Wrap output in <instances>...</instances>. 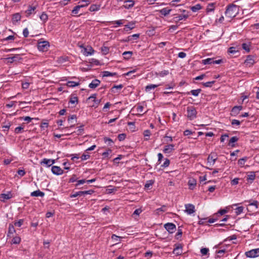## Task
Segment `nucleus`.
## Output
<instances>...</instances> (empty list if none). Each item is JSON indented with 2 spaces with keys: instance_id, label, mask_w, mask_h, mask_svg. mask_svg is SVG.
Instances as JSON below:
<instances>
[{
  "instance_id": "obj_1",
  "label": "nucleus",
  "mask_w": 259,
  "mask_h": 259,
  "mask_svg": "<svg viewBox=\"0 0 259 259\" xmlns=\"http://www.w3.org/2000/svg\"><path fill=\"white\" fill-rule=\"evenodd\" d=\"M238 12L237 6L234 4H230L227 7L225 14L226 17L232 19L236 16Z\"/></svg>"
},
{
  "instance_id": "obj_2",
  "label": "nucleus",
  "mask_w": 259,
  "mask_h": 259,
  "mask_svg": "<svg viewBox=\"0 0 259 259\" xmlns=\"http://www.w3.org/2000/svg\"><path fill=\"white\" fill-rule=\"evenodd\" d=\"M187 117L192 120L197 117V112L194 106H188L187 108Z\"/></svg>"
},
{
  "instance_id": "obj_3",
  "label": "nucleus",
  "mask_w": 259,
  "mask_h": 259,
  "mask_svg": "<svg viewBox=\"0 0 259 259\" xmlns=\"http://www.w3.org/2000/svg\"><path fill=\"white\" fill-rule=\"evenodd\" d=\"M50 47V44L48 41H39L37 44V49L39 51L46 52Z\"/></svg>"
},
{
  "instance_id": "obj_4",
  "label": "nucleus",
  "mask_w": 259,
  "mask_h": 259,
  "mask_svg": "<svg viewBox=\"0 0 259 259\" xmlns=\"http://www.w3.org/2000/svg\"><path fill=\"white\" fill-rule=\"evenodd\" d=\"M222 59L214 60V58H207L206 59L202 60L201 63L203 65L207 64H219L223 62Z\"/></svg>"
},
{
  "instance_id": "obj_5",
  "label": "nucleus",
  "mask_w": 259,
  "mask_h": 259,
  "mask_svg": "<svg viewBox=\"0 0 259 259\" xmlns=\"http://www.w3.org/2000/svg\"><path fill=\"white\" fill-rule=\"evenodd\" d=\"M245 255L247 257L254 258L259 256V248L251 249L249 251H246L245 253Z\"/></svg>"
},
{
  "instance_id": "obj_6",
  "label": "nucleus",
  "mask_w": 259,
  "mask_h": 259,
  "mask_svg": "<svg viewBox=\"0 0 259 259\" xmlns=\"http://www.w3.org/2000/svg\"><path fill=\"white\" fill-rule=\"evenodd\" d=\"M164 227L170 234L174 233L177 230L176 226L172 223H167L165 224Z\"/></svg>"
},
{
  "instance_id": "obj_7",
  "label": "nucleus",
  "mask_w": 259,
  "mask_h": 259,
  "mask_svg": "<svg viewBox=\"0 0 259 259\" xmlns=\"http://www.w3.org/2000/svg\"><path fill=\"white\" fill-rule=\"evenodd\" d=\"M243 109V106L241 105L234 106L231 111L230 115L232 116H236L240 111Z\"/></svg>"
},
{
  "instance_id": "obj_8",
  "label": "nucleus",
  "mask_w": 259,
  "mask_h": 259,
  "mask_svg": "<svg viewBox=\"0 0 259 259\" xmlns=\"http://www.w3.org/2000/svg\"><path fill=\"white\" fill-rule=\"evenodd\" d=\"M244 63L247 67H252L255 63L254 57L251 55L247 56Z\"/></svg>"
},
{
  "instance_id": "obj_9",
  "label": "nucleus",
  "mask_w": 259,
  "mask_h": 259,
  "mask_svg": "<svg viewBox=\"0 0 259 259\" xmlns=\"http://www.w3.org/2000/svg\"><path fill=\"white\" fill-rule=\"evenodd\" d=\"M189 14H188V13H187L186 14L177 15L174 18V19L176 23H178L181 20L185 21L189 17Z\"/></svg>"
},
{
  "instance_id": "obj_10",
  "label": "nucleus",
  "mask_w": 259,
  "mask_h": 259,
  "mask_svg": "<svg viewBox=\"0 0 259 259\" xmlns=\"http://www.w3.org/2000/svg\"><path fill=\"white\" fill-rule=\"evenodd\" d=\"M51 171L54 175H61L63 174V170L59 166H53L51 168Z\"/></svg>"
},
{
  "instance_id": "obj_11",
  "label": "nucleus",
  "mask_w": 259,
  "mask_h": 259,
  "mask_svg": "<svg viewBox=\"0 0 259 259\" xmlns=\"http://www.w3.org/2000/svg\"><path fill=\"white\" fill-rule=\"evenodd\" d=\"M218 159L217 155L215 153H211L208 156L207 161L211 165V163L212 162V165H213Z\"/></svg>"
},
{
  "instance_id": "obj_12",
  "label": "nucleus",
  "mask_w": 259,
  "mask_h": 259,
  "mask_svg": "<svg viewBox=\"0 0 259 259\" xmlns=\"http://www.w3.org/2000/svg\"><path fill=\"white\" fill-rule=\"evenodd\" d=\"M185 208L186 212L189 214L194 213L195 211V206L192 204H185Z\"/></svg>"
},
{
  "instance_id": "obj_13",
  "label": "nucleus",
  "mask_w": 259,
  "mask_h": 259,
  "mask_svg": "<svg viewBox=\"0 0 259 259\" xmlns=\"http://www.w3.org/2000/svg\"><path fill=\"white\" fill-rule=\"evenodd\" d=\"M174 144H168L164 146V148L163 150V153L165 154H169L172 152L174 150Z\"/></svg>"
},
{
  "instance_id": "obj_14",
  "label": "nucleus",
  "mask_w": 259,
  "mask_h": 259,
  "mask_svg": "<svg viewBox=\"0 0 259 259\" xmlns=\"http://www.w3.org/2000/svg\"><path fill=\"white\" fill-rule=\"evenodd\" d=\"M13 197V195L11 192H8L7 194H1L0 195V200L5 202V200H8Z\"/></svg>"
},
{
  "instance_id": "obj_15",
  "label": "nucleus",
  "mask_w": 259,
  "mask_h": 259,
  "mask_svg": "<svg viewBox=\"0 0 259 259\" xmlns=\"http://www.w3.org/2000/svg\"><path fill=\"white\" fill-rule=\"evenodd\" d=\"M135 5V1L133 0H127L124 2V5L123 7L126 9H129L134 7Z\"/></svg>"
},
{
  "instance_id": "obj_16",
  "label": "nucleus",
  "mask_w": 259,
  "mask_h": 259,
  "mask_svg": "<svg viewBox=\"0 0 259 259\" xmlns=\"http://www.w3.org/2000/svg\"><path fill=\"white\" fill-rule=\"evenodd\" d=\"M21 59L22 58L20 57V56L19 54H16L13 56V57L7 58L8 62L10 63H13L14 62L16 61H18Z\"/></svg>"
},
{
  "instance_id": "obj_17",
  "label": "nucleus",
  "mask_w": 259,
  "mask_h": 259,
  "mask_svg": "<svg viewBox=\"0 0 259 259\" xmlns=\"http://www.w3.org/2000/svg\"><path fill=\"white\" fill-rule=\"evenodd\" d=\"M36 6H32L29 5L28 6V9L25 11V13L26 14V16L28 17L31 14H34L35 13V10H36Z\"/></svg>"
},
{
  "instance_id": "obj_18",
  "label": "nucleus",
  "mask_w": 259,
  "mask_h": 259,
  "mask_svg": "<svg viewBox=\"0 0 259 259\" xmlns=\"http://www.w3.org/2000/svg\"><path fill=\"white\" fill-rule=\"evenodd\" d=\"M21 16L20 13H17L13 15L12 18V22L13 24H16V23L21 20Z\"/></svg>"
},
{
  "instance_id": "obj_19",
  "label": "nucleus",
  "mask_w": 259,
  "mask_h": 259,
  "mask_svg": "<svg viewBox=\"0 0 259 259\" xmlns=\"http://www.w3.org/2000/svg\"><path fill=\"white\" fill-rule=\"evenodd\" d=\"M11 125H12V123H11V121H10L9 120L5 121V122H3L2 125V127L3 128V131L8 132L9 130L10 127H11Z\"/></svg>"
},
{
  "instance_id": "obj_20",
  "label": "nucleus",
  "mask_w": 259,
  "mask_h": 259,
  "mask_svg": "<svg viewBox=\"0 0 259 259\" xmlns=\"http://www.w3.org/2000/svg\"><path fill=\"white\" fill-rule=\"evenodd\" d=\"M123 87V85L121 84L119 85H114L110 89V92L114 94L119 93V91L118 90H121Z\"/></svg>"
},
{
  "instance_id": "obj_21",
  "label": "nucleus",
  "mask_w": 259,
  "mask_h": 259,
  "mask_svg": "<svg viewBox=\"0 0 259 259\" xmlns=\"http://www.w3.org/2000/svg\"><path fill=\"white\" fill-rule=\"evenodd\" d=\"M100 81L97 79H95L89 84V87L91 89H95L99 85Z\"/></svg>"
},
{
  "instance_id": "obj_22",
  "label": "nucleus",
  "mask_w": 259,
  "mask_h": 259,
  "mask_svg": "<svg viewBox=\"0 0 259 259\" xmlns=\"http://www.w3.org/2000/svg\"><path fill=\"white\" fill-rule=\"evenodd\" d=\"M31 197H44L45 193L43 192L40 191L39 190L34 191L30 193Z\"/></svg>"
},
{
  "instance_id": "obj_23",
  "label": "nucleus",
  "mask_w": 259,
  "mask_h": 259,
  "mask_svg": "<svg viewBox=\"0 0 259 259\" xmlns=\"http://www.w3.org/2000/svg\"><path fill=\"white\" fill-rule=\"evenodd\" d=\"M173 253L177 255H180L182 253V246L179 244L173 250Z\"/></svg>"
},
{
  "instance_id": "obj_24",
  "label": "nucleus",
  "mask_w": 259,
  "mask_h": 259,
  "mask_svg": "<svg viewBox=\"0 0 259 259\" xmlns=\"http://www.w3.org/2000/svg\"><path fill=\"white\" fill-rule=\"evenodd\" d=\"M197 181L194 179H190L188 181L189 188L190 190H193L196 186Z\"/></svg>"
},
{
  "instance_id": "obj_25",
  "label": "nucleus",
  "mask_w": 259,
  "mask_h": 259,
  "mask_svg": "<svg viewBox=\"0 0 259 259\" xmlns=\"http://www.w3.org/2000/svg\"><path fill=\"white\" fill-rule=\"evenodd\" d=\"M135 27V23L134 22H130L127 25H124V30L127 31L133 29Z\"/></svg>"
},
{
  "instance_id": "obj_26",
  "label": "nucleus",
  "mask_w": 259,
  "mask_h": 259,
  "mask_svg": "<svg viewBox=\"0 0 259 259\" xmlns=\"http://www.w3.org/2000/svg\"><path fill=\"white\" fill-rule=\"evenodd\" d=\"M100 5L93 4L91 5L89 8V11L90 12H96L99 11L100 9Z\"/></svg>"
},
{
  "instance_id": "obj_27",
  "label": "nucleus",
  "mask_w": 259,
  "mask_h": 259,
  "mask_svg": "<svg viewBox=\"0 0 259 259\" xmlns=\"http://www.w3.org/2000/svg\"><path fill=\"white\" fill-rule=\"evenodd\" d=\"M245 202H249L248 206H255L256 209H257L258 207V202L257 200H254L252 199H250L249 200H246Z\"/></svg>"
},
{
  "instance_id": "obj_28",
  "label": "nucleus",
  "mask_w": 259,
  "mask_h": 259,
  "mask_svg": "<svg viewBox=\"0 0 259 259\" xmlns=\"http://www.w3.org/2000/svg\"><path fill=\"white\" fill-rule=\"evenodd\" d=\"M94 53V50L93 49L92 47H90L89 49L88 48H84V52L83 54L88 56L89 55H91L93 54Z\"/></svg>"
},
{
  "instance_id": "obj_29",
  "label": "nucleus",
  "mask_w": 259,
  "mask_h": 259,
  "mask_svg": "<svg viewBox=\"0 0 259 259\" xmlns=\"http://www.w3.org/2000/svg\"><path fill=\"white\" fill-rule=\"evenodd\" d=\"M251 42L243 43L242 44V49L246 52L249 53L250 51Z\"/></svg>"
},
{
  "instance_id": "obj_30",
  "label": "nucleus",
  "mask_w": 259,
  "mask_h": 259,
  "mask_svg": "<svg viewBox=\"0 0 259 259\" xmlns=\"http://www.w3.org/2000/svg\"><path fill=\"white\" fill-rule=\"evenodd\" d=\"M239 138L237 137L234 136L230 139L228 145L232 147H234L235 146V145L234 144V143L237 142Z\"/></svg>"
},
{
  "instance_id": "obj_31",
  "label": "nucleus",
  "mask_w": 259,
  "mask_h": 259,
  "mask_svg": "<svg viewBox=\"0 0 259 259\" xmlns=\"http://www.w3.org/2000/svg\"><path fill=\"white\" fill-rule=\"evenodd\" d=\"M171 11V9L168 8H164L160 10V13L161 15H164V16L168 15Z\"/></svg>"
},
{
  "instance_id": "obj_32",
  "label": "nucleus",
  "mask_w": 259,
  "mask_h": 259,
  "mask_svg": "<svg viewBox=\"0 0 259 259\" xmlns=\"http://www.w3.org/2000/svg\"><path fill=\"white\" fill-rule=\"evenodd\" d=\"M133 54V53L132 51H125L122 53V55L123 56L124 59L126 60L130 59L131 58Z\"/></svg>"
},
{
  "instance_id": "obj_33",
  "label": "nucleus",
  "mask_w": 259,
  "mask_h": 259,
  "mask_svg": "<svg viewBox=\"0 0 259 259\" xmlns=\"http://www.w3.org/2000/svg\"><path fill=\"white\" fill-rule=\"evenodd\" d=\"M159 85V84H148L145 87V91L147 92H149L150 90L154 89L155 88L158 87Z\"/></svg>"
},
{
  "instance_id": "obj_34",
  "label": "nucleus",
  "mask_w": 259,
  "mask_h": 259,
  "mask_svg": "<svg viewBox=\"0 0 259 259\" xmlns=\"http://www.w3.org/2000/svg\"><path fill=\"white\" fill-rule=\"evenodd\" d=\"M126 21L125 20L120 19L116 21H109L108 23L112 24H115L117 25L115 27L121 26L124 22Z\"/></svg>"
},
{
  "instance_id": "obj_35",
  "label": "nucleus",
  "mask_w": 259,
  "mask_h": 259,
  "mask_svg": "<svg viewBox=\"0 0 259 259\" xmlns=\"http://www.w3.org/2000/svg\"><path fill=\"white\" fill-rule=\"evenodd\" d=\"M182 227H179L178 229V232L175 235V238L177 240H179L182 237Z\"/></svg>"
},
{
  "instance_id": "obj_36",
  "label": "nucleus",
  "mask_w": 259,
  "mask_h": 259,
  "mask_svg": "<svg viewBox=\"0 0 259 259\" xmlns=\"http://www.w3.org/2000/svg\"><path fill=\"white\" fill-rule=\"evenodd\" d=\"M103 77L114 76L117 75L116 72H110L108 71H104L102 72Z\"/></svg>"
},
{
  "instance_id": "obj_37",
  "label": "nucleus",
  "mask_w": 259,
  "mask_h": 259,
  "mask_svg": "<svg viewBox=\"0 0 259 259\" xmlns=\"http://www.w3.org/2000/svg\"><path fill=\"white\" fill-rule=\"evenodd\" d=\"M84 125L81 124L79 126H78V128L76 132H74L73 133H76V135L79 136L83 134L84 132Z\"/></svg>"
},
{
  "instance_id": "obj_38",
  "label": "nucleus",
  "mask_w": 259,
  "mask_h": 259,
  "mask_svg": "<svg viewBox=\"0 0 259 259\" xmlns=\"http://www.w3.org/2000/svg\"><path fill=\"white\" fill-rule=\"evenodd\" d=\"M21 240V238L16 236L13 238L11 241V243L14 244H19L20 243Z\"/></svg>"
},
{
  "instance_id": "obj_39",
  "label": "nucleus",
  "mask_w": 259,
  "mask_h": 259,
  "mask_svg": "<svg viewBox=\"0 0 259 259\" xmlns=\"http://www.w3.org/2000/svg\"><path fill=\"white\" fill-rule=\"evenodd\" d=\"M15 232H16V230L14 228V226L11 224H9L8 236H9L11 234H14V233H15Z\"/></svg>"
},
{
  "instance_id": "obj_40",
  "label": "nucleus",
  "mask_w": 259,
  "mask_h": 259,
  "mask_svg": "<svg viewBox=\"0 0 259 259\" xmlns=\"http://www.w3.org/2000/svg\"><path fill=\"white\" fill-rule=\"evenodd\" d=\"M66 85L68 87L73 88V87H75L76 86H78V85H79V82H75L73 81H68L66 83Z\"/></svg>"
},
{
  "instance_id": "obj_41",
  "label": "nucleus",
  "mask_w": 259,
  "mask_h": 259,
  "mask_svg": "<svg viewBox=\"0 0 259 259\" xmlns=\"http://www.w3.org/2000/svg\"><path fill=\"white\" fill-rule=\"evenodd\" d=\"M214 5L215 4L214 3H210V4H209L207 7V8H206V12L207 13H209L210 12H212L214 11Z\"/></svg>"
},
{
  "instance_id": "obj_42",
  "label": "nucleus",
  "mask_w": 259,
  "mask_h": 259,
  "mask_svg": "<svg viewBox=\"0 0 259 259\" xmlns=\"http://www.w3.org/2000/svg\"><path fill=\"white\" fill-rule=\"evenodd\" d=\"M201 89L192 90L188 94H191L194 96H198L199 94L201 92Z\"/></svg>"
},
{
  "instance_id": "obj_43",
  "label": "nucleus",
  "mask_w": 259,
  "mask_h": 259,
  "mask_svg": "<svg viewBox=\"0 0 259 259\" xmlns=\"http://www.w3.org/2000/svg\"><path fill=\"white\" fill-rule=\"evenodd\" d=\"M103 140H104V142L105 143H107L108 145H109V146H112L113 144H114V142L113 141V140L109 138L104 137L103 138Z\"/></svg>"
},
{
  "instance_id": "obj_44",
  "label": "nucleus",
  "mask_w": 259,
  "mask_h": 259,
  "mask_svg": "<svg viewBox=\"0 0 259 259\" xmlns=\"http://www.w3.org/2000/svg\"><path fill=\"white\" fill-rule=\"evenodd\" d=\"M69 103L72 104H74L78 103V98L76 96L71 95L70 96Z\"/></svg>"
},
{
  "instance_id": "obj_45",
  "label": "nucleus",
  "mask_w": 259,
  "mask_h": 259,
  "mask_svg": "<svg viewBox=\"0 0 259 259\" xmlns=\"http://www.w3.org/2000/svg\"><path fill=\"white\" fill-rule=\"evenodd\" d=\"M140 37V34H134L132 35H130L128 36V40L133 41L134 40L138 39Z\"/></svg>"
},
{
  "instance_id": "obj_46",
  "label": "nucleus",
  "mask_w": 259,
  "mask_h": 259,
  "mask_svg": "<svg viewBox=\"0 0 259 259\" xmlns=\"http://www.w3.org/2000/svg\"><path fill=\"white\" fill-rule=\"evenodd\" d=\"M168 73L169 71L168 70H163L158 73L156 72L155 74L157 76H159L160 77H164V76L168 75Z\"/></svg>"
},
{
  "instance_id": "obj_47",
  "label": "nucleus",
  "mask_w": 259,
  "mask_h": 259,
  "mask_svg": "<svg viewBox=\"0 0 259 259\" xmlns=\"http://www.w3.org/2000/svg\"><path fill=\"white\" fill-rule=\"evenodd\" d=\"M247 157H243V158H242L239 159L238 161V165L241 167L243 166L244 165L246 161L247 160Z\"/></svg>"
},
{
  "instance_id": "obj_48",
  "label": "nucleus",
  "mask_w": 259,
  "mask_h": 259,
  "mask_svg": "<svg viewBox=\"0 0 259 259\" xmlns=\"http://www.w3.org/2000/svg\"><path fill=\"white\" fill-rule=\"evenodd\" d=\"M143 134L145 137V140L146 141H148L151 136L150 131L149 130H145L144 131Z\"/></svg>"
},
{
  "instance_id": "obj_49",
  "label": "nucleus",
  "mask_w": 259,
  "mask_h": 259,
  "mask_svg": "<svg viewBox=\"0 0 259 259\" xmlns=\"http://www.w3.org/2000/svg\"><path fill=\"white\" fill-rule=\"evenodd\" d=\"M201 9V6L200 4H197L191 7V10L193 12H196Z\"/></svg>"
},
{
  "instance_id": "obj_50",
  "label": "nucleus",
  "mask_w": 259,
  "mask_h": 259,
  "mask_svg": "<svg viewBox=\"0 0 259 259\" xmlns=\"http://www.w3.org/2000/svg\"><path fill=\"white\" fill-rule=\"evenodd\" d=\"M40 163L44 164L46 165V166L48 167H50V166H51V163L50 159L44 158L43 160L41 161Z\"/></svg>"
},
{
  "instance_id": "obj_51",
  "label": "nucleus",
  "mask_w": 259,
  "mask_h": 259,
  "mask_svg": "<svg viewBox=\"0 0 259 259\" xmlns=\"http://www.w3.org/2000/svg\"><path fill=\"white\" fill-rule=\"evenodd\" d=\"M39 18L41 21L44 22H46L48 19V16L46 13L43 12L41 15L39 16Z\"/></svg>"
},
{
  "instance_id": "obj_52",
  "label": "nucleus",
  "mask_w": 259,
  "mask_h": 259,
  "mask_svg": "<svg viewBox=\"0 0 259 259\" xmlns=\"http://www.w3.org/2000/svg\"><path fill=\"white\" fill-rule=\"evenodd\" d=\"M239 52V50L238 49H237L236 47H231L229 48L228 52L230 54H234L236 53Z\"/></svg>"
},
{
  "instance_id": "obj_53",
  "label": "nucleus",
  "mask_w": 259,
  "mask_h": 259,
  "mask_svg": "<svg viewBox=\"0 0 259 259\" xmlns=\"http://www.w3.org/2000/svg\"><path fill=\"white\" fill-rule=\"evenodd\" d=\"M255 175L254 172L251 171L250 172L249 174L247 175V180H251V181H253L255 179Z\"/></svg>"
},
{
  "instance_id": "obj_54",
  "label": "nucleus",
  "mask_w": 259,
  "mask_h": 259,
  "mask_svg": "<svg viewBox=\"0 0 259 259\" xmlns=\"http://www.w3.org/2000/svg\"><path fill=\"white\" fill-rule=\"evenodd\" d=\"M83 196L82 191H78V192H76L73 194H70V197L74 198V197H76L77 196Z\"/></svg>"
},
{
  "instance_id": "obj_55",
  "label": "nucleus",
  "mask_w": 259,
  "mask_h": 259,
  "mask_svg": "<svg viewBox=\"0 0 259 259\" xmlns=\"http://www.w3.org/2000/svg\"><path fill=\"white\" fill-rule=\"evenodd\" d=\"M244 209L243 206H239L235 209V213L237 215H239L243 212Z\"/></svg>"
},
{
  "instance_id": "obj_56",
  "label": "nucleus",
  "mask_w": 259,
  "mask_h": 259,
  "mask_svg": "<svg viewBox=\"0 0 259 259\" xmlns=\"http://www.w3.org/2000/svg\"><path fill=\"white\" fill-rule=\"evenodd\" d=\"M228 210L227 209H223L219 210L217 213V216H221L227 213Z\"/></svg>"
},
{
  "instance_id": "obj_57",
  "label": "nucleus",
  "mask_w": 259,
  "mask_h": 259,
  "mask_svg": "<svg viewBox=\"0 0 259 259\" xmlns=\"http://www.w3.org/2000/svg\"><path fill=\"white\" fill-rule=\"evenodd\" d=\"M24 127L22 126H19L15 128L14 132L15 134L22 133L23 132Z\"/></svg>"
},
{
  "instance_id": "obj_58",
  "label": "nucleus",
  "mask_w": 259,
  "mask_h": 259,
  "mask_svg": "<svg viewBox=\"0 0 259 259\" xmlns=\"http://www.w3.org/2000/svg\"><path fill=\"white\" fill-rule=\"evenodd\" d=\"M101 50L103 54L106 55L109 53V49L108 47L104 46L101 47Z\"/></svg>"
},
{
  "instance_id": "obj_59",
  "label": "nucleus",
  "mask_w": 259,
  "mask_h": 259,
  "mask_svg": "<svg viewBox=\"0 0 259 259\" xmlns=\"http://www.w3.org/2000/svg\"><path fill=\"white\" fill-rule=\"evenodd\" d=\"M24 222V219H20L18 221L14 222V225L16 227H20Z\"/></svg>"
},
{
  "instance_id": "obj_60",
  "label": "nucleus",
  "mask_w": 259,
  "mask_h": 259,
  "mask_svg": "<svg viewBox=\"0 0 259 259\" xmlns=\"http://www.w3.org/2000/svg\"><path fill=\"white\" fill-rule=\"evenodd\" d=\"M216 252L217 253V257H221V256H222L223 255L224 253L226 252V249H221L219 250H217Z\"/></svg>"
},
{
  "instance_id": "obj_61",
  "label": "nucleus",
  "mask_w": 259,
  "mask_h": 259,
  "mask_svg": "<svg viewBox=\"0 0 259 259\" xmlns=\"http://www.w3.org/2000/svg\"><path fill=\"white\" fill-rule=\"evenodd\" d=\"M215 80L208 81L206 82L203 83V85L205 87H211L215 83Z\"/></svg>"
},
{
  "instance_id": "obj_62",
  "label": "nucleus",
  "mask_w": 259,
  "mask_h": 259,
  "mask_svg": "<svg viewBox=\"0 0 259 259\" xmlns=\"http://www.w3.org/2000/svg\"><path fill=\"white\" fill-rule=\"evenodd\" d=\"M200 252L202 255H206L208 253L209 249L207 248H202L201 249Z\"/></svg>"
},
{
  "instance_id": "obj_63",
  "label": "nucleus",
  "mask_w": 259,
  "mask_h": 259,
  "mask_svg": "<svg viewBox=\"0 0 259 259\" xmlns=\"http://www.w3.org/2000/svg\"><path fill=\"white\" fill-rule=\"evenodd\" d=\"M120 237L116 235L115 234H113L111 236V239L114 242H118L120 241Z\"/></svg>"
},
{
  "instance_id": "obj_64",
  "label": "nucleus",
  "mask_w": 259,
  "mask_h": 259,
  "mask_svg": "<svg viewBox=\"0 0 259 259\" xmlns=\"http://www.w3.org/2000/svg\"><path fill=\"white\" fill-rule=\"evenodd\" d=\"M154 181L153 180H149L146 182L145 187V188H149L151 186H152L154 184Z\"/></svg>"
}]
</instances>
